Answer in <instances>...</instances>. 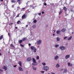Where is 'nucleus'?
Wrapping results in <instances>:
<instances>
[{"mask_svg": "<svg viewBox=\"0 0 74 74\" xmlns=\"http://www.w3.org/2000/svg\"><path fill=\"white\" fill-rule=\"evenodd\" d=\"M42 69L47 71L48 70H49V68L48 66H44L42 67Z\"/></svg>", "mask_w": 74, "mask_h": 74, "instance_id": "nucleus-1", "label": "nucleus"}, {"mask_svg": "<svg viewBox=\"0 0 74 74\" xmlns=\"http://www.w3.org/2000/svg\"><path fill=\"white\" fill-rule=\"evenodd\" d=\"M42 40H39L38 41H37V45H40L41 44Z\"/></svg>", "mask_w": 74, "mask_h": 74, "instance_id": "nucleus-2", "label": "nucleus"}, {"mask_svg": "<svg viewBox=\"0 0 74 74\" xmlns=\"http://www.w3.org/2000/svg\"><path fill=\"white\" fill-rule=\"evenodd\" d=\"M60 49H62V50H64V49H66V47L64 46H61L60 48Z\"/></svg>", "mask_w": 74, "mask_h": 74, "instance_id": "nucleus-3", "label": "nucleus"}, {"mask_svg": "<svg viewBox=\"0 0 74 74\" xmlns=\"http://www.w3.org/2000/svg\"><path fill=\"white\" fill-rule=\"evenodd\" d=\"M18 70H19V71H23V69H22V68L21 67V66H19L18 67Z\"/></svg>", "mask_w": 74, "mask_h": 74, "instance_id": "nucleus-4", "label": "nucleus"}, {"mask_svg": "<svg viewBox=\"0 0 74 74\" xmlns=\"http://www.w3.org/2000/svg\"><path fill=\"white\" fill-rule=\"evenodd\" d=\"M59 58V56H56L54 58V59L56 60H58V59Z\"/></svg>", "mask_w": 74, "mask_h": 74, "instance_id": "nucleus-5", "label": "nucleus"}, {"mask_svg": "<svg viewBox=\"0 0 74 74\" xmlns=\"http://www.w3.org/2000/svg\"><path fill=\"white\" fill-rule=\"evenodd\" d=\"M70 57V55H67L65 56V59H67L68 58Z\"/></svg>", "mask_w": 74, "mask_h": 74, "instance_id": "nucleus-6", "label": "nucleus"}, {"mask_svg": "<svg viewBox=\"0 0 74 74\" xmlns=\"http://www.w3.org/2000/svg\"><path fill=\"white\" fill-rule=\"evenodd\" d=\"M31 60H32V58H31L30 57H29L27 58V62H29V61H30Z\"/></svg>", "mask_w": 74, "mask_h": 74, "instance_id": "nucleus-7", "label": "nucleus"}, {"mask_svg": "<svg viewBox=\"0 0 74 74\" xmlns=\"http://www.w3.org/2000/svg\"><path fill=\"white\" fill-rule=\"evenodd\" d=\"M32 60H33V63H36L37 62H36V60L34 58H32Z\"/></svg>", "mask_w": 74, "mask_h": 74, "instance_id": "nucleus-8", "label": "nucleus"}, {"mask_svg": "<svg viewBox=\"0 0 74 74\" xmlns=\"http://www.w3.org/2000/svg\"><path fill=\"white\" fill-rule=\"evenodd\" d=\"M56 67L57 68H58V67H60V65H59V63H58L57 64L56 66Z\"/></svg>", "mask_w": 74, "mask_h": 74, "instance_id": "nucleus-9", "label": "nucleus"}, {"mask_svg": "<svg viewBox=\"0 0 74 74\" xmlns=\"http://www.w3.org/2000/svg\"><path fill=\"white\" fill-rule=\"evenodd\" d=\"M25 17H26V15L24 14L22 17V19H25Z\"/></svg>", "mask_w": 74, "mask_h": 74, "instance_id": "nucleus-10", "label": "nucleus"}, {"mask_svg": "<svg viewBox=\"0 0 74 74\" xmlns=\"http://www.w3.org/2000/svg\"><path fill=\"white\" fill-rule=\"evenodd\" d=\"M63 9L64 10V11H67V8L65 7H64L63 8Z\"/></svg>", "mask_w": 74, "mask_h": 74, "instance_id": "nucleus-11", "label": "nucleus"}, {"mask_svg": "<svg viewBox=\"0 0 74 74\" xmlns=\"http://www.w3.org/2000/svg\"><path fill=\"white\" fill-rule=\"evenodd\" d=\"M38 64L36 62V63H35L34 62L32 64V65L33 66H36V65H37Z\"/></svg>", "mask_w": 74, "mask_h": 74, "instance_id": "nucleus-12", "label": "nucleus"}, {"mask_svg": "<svg viewBox=\"0 0 74 74\" xmlns=\"http://www.w3.org/2000/svg\"><path fill=\"white\" fill-rule=\"evenodd\" d=\"M68 65L69 66H71V67L72 66V64H71L69 62L68 63Z\"/></svg>", "mask_w": 74, "mask_h": 74, "instance_id": "nucleus-13", "label": "nucleus"}, {"mask_svg": "<svg viewBox=\"0 0 74 74\" xmlns=\"http://www.w3.org/2000/svg\"><path fill=\"white\" fill-rule=\"evenodd\" d=\"M3 68L4 69H5V70H6L7 68V66H4L3 67Z\"/></svg>", "mask_w": 74, "mask_h": 74, "instance_id": "nucleus-14", "label": "nucleus"}, {"mask_svg": "<svg viewBox=\"0 0 74 74\" xmlns=\"http://www.w3.org/2000/svg\"><path fill=\"white\" fill-rule=\"evenodd\" d=\"M66 30V29H63L61 30V32H64Z\"/></svg>", "mask_w": 74, "mask_h": 74, "instance_id": "nucleus-15", "label": "nucleus"}, {"mask_svg": "<svg viewBox=\"0 0 74 74\" xmlns=\"http://www.w3.org/2000/svg\"><path fill=\"white\" fill-rule=\"evenodd\" d=\"M67 69H64V71L63 72V73L64 74L65 73H67Z\"/></svg>", "mask_w": 74, "mask_h": 74, "instance_id": "nucleus-16", "label": "nucleus"}, {"mask_svg": "<svg viewBox=\"0 0 74 74\" xmlns=\"http://www.w3.org/2000/svg\"><path fill=\"white\" fill-rule=\"evenodd\" d=\"M60 32H61V31H60V30L59 31H57L56 32V33H57V34H60Z\"/></svg>", "mask_w": 74, "mask_h": 74, "instance_id": "nucleus-17", "label": "nucleus"}, {"mask_svg": "<svg viewBox=\"0 0 74 74\" xmlns=\"http://www.w3.org/2000/svg\"><path fill=\"white\" fill-rule=\"evenodd\" d=\"M36 51H37V49H36V47H34V52L35 53V52H36Z\"/></svg>", "mask_w": 74, "mask_h": 74, "instance_id": "nucleus-18", "label": "nucleus"}, {"mask_svg": "<svg viewBox=\"0 0 74 74\" xmlns=\"http://www.w3.org/2000/svg\"><path fill=\"white\" fill-rule=\"evenodd\" d=\"M18 64H19L20 66H21V67H22V63L21 62L19 61L18 62Z\"/></svg>", "mask_w": 74, "mask_h": 74, "instance_id": "nucleus-19", "label": "nucleus"}, {"mask_svg": "<svg viewBox=\"0 0 74 74\" xmlns=\"http://www.w3.org/2000/svg\"><path fill=\"white\" fill-rule=\"evenodd\" d=\"M32 67L34 70L36 71V70H37V69H36V67H34V66H32Z\"/></svg>", "mask_w": 74, "mask_h": 74, "instance_id": "nucleus-20", "label": "nucleus"}, {"mask_svg": "<svg viewBox=\"0 0 74 74\" xmlns=\"http://www.w3.org/2000/svg\"><path fill=\"white\" fill-rule=\"evenodd\" d=\"M25 40H26V38L25 37L23 38L22 41H24Z\"/></svg>", "mask_w": 74, "mask_h": 74, "instance_id": "nucleus-21", "label": "nucleus"}, {"mask_svg": "<svg viewBox=\"0 0 74 74\" xmlns=\"http://www.w3.org/2000/svg\"><path fill=\"white\" fill-rule=\"evenodd\" d=\"M57 41H60V38L58 37L57 38Z\"/></svg>", "mask_w": 74, "mask_h": 74, "instance_id": "nucleus-22", "label": "nucleus"}, {"mask_svg": "<svg viewBox=\"0 0 74 74\" xmlns=\"http://www.w3.org/2000/svg\"><path fill=\"white\" fill-rule=\"evenodd\" d=\"M71 38H72V36H71L68 39V40H71Z\"/></svg>", "mask_w": 74, "mask_h": 74, "instance_id": "nucleus-23", "label": "nucleus"}, {"mask_svg": "<svg viewBox=\"0 0 74 74\" xmlns=\"http://www.w3.org/2000/svg\"><path fill=\"white\" fill-rule=\"evenodd\" d=\"M36 27V25H33L32 26V27H33V28H35Z\"/></svg>", "mask_w": 74, "mask_h": 74, "instance_id": "nucleus-24", "label": "nucleus"}, {"mask_svg": "<svg viewBox=\"0 0 74 74\" xmlns=\"http://www.w3.org/2000/svg\"><path fill=\"white\" fill-rule=\"evenodd\" d=\"M3 35H1L0 37V40L3 39Z\"/></svg>", "mask_w": 74, "mask_h": 74, "instance_id": "nucleus-25", "label": "nucleus"}, {"mask_svg": "<svg viewBox=\"0 0 74 74\" xmlns=\"http://www.w3.org/2000/svg\"><path fill=\"white\" fill-rule=\"evenodd\" d=\"M31 49H32V50H33V49H34V47L33 46H32L31 47Z\"/></svg>", "mask_w": 74, "mask_h": 74, "instance_id": "nucleus-26", "label": "nucleus"}, {"mask_svg": "<svg viewBox=\"0 0 74 74\" xmlns=\"http://www.w3.org/2000/svg\"><path fill=\"white\" fill-rule=\"evenodd\" d=\"M19 4H21V0H17Z\"/></svg>", "mask_w": 74, "mask_h": 74, "instance_id": "nucleus-27", "label": "nucleus"}, {"mask_svg": "<svg viewBox=\"0 0 74 74\" xmlns=\"http://www.w3.org/2000/svg\"><path fill=\"white\" fill-rule=\"evenodd\" d=\"M42 64L43 66H45V65H46V64H45V62H42Z\"/></svg>", "mask_w": 74, "mask_h": 74, "instance_id": "nucleus-28", "label": "nucleus"}, {"mask_svg": "<svg viewBox=\"0 0 74 74\" xmlns=\"http://www.w3.org/2000/svg\"><path fill=\"white\" fill-rule=\"evenodd\" d=\"M12 3H15V1L14 0H11Z\"/></svg>", "mask_w": 74, "mask_h": 74, "instance_id": "nucleus-29", "label": "nucleus"}, {"mask_svg": "<svg viewBox=\"0 0 74 74\" xmlns=\"http://www.w3.org/2000/svg\"><path fill=\"white\" fill-rule=\"evenodd\" d=\"M59 45H55V47H56V48H57V47H59Z\"/></svg>", "mask_w": 74, "mask_h": 74, "instance_id": "nucleus-30", "label": "nucleus"}, {"mask_svg": "<svg viewBox=\"0 0 74 74\" xmlns=\"http://www.w3.org/2000/svg\"><path fill=\"white\" fill-rule=\"evenodd\" d=\"M22 40H19V43H20V44H21V43H22Z\"/></svg>", "mask_w": 74, "mask_h": 74, "instance_id": "nucleus-31", "label": "nucleus"}, {"mask_svg": "<svg viewBox=\"0 0 74 74\" xmlns=\"http://www.w3.org/2000/svg\"><path fill=\"white\" fill-rule=\"evenodd\" d=\"M3 70H1L0 69V73H1V72H3Z\"/></svg>", "mask_w": 74, "mask_h": 74, "instance_id": "nucleus-32", "label": "nucleus"}, {"mask_svg": "<svg viewBox=\"0 0 74 74\" xmlns=\"http://www.w3.org/2000/svg\"><path fill=\"white\" fill-rule=\"evenodd\" d=\"M34 23H36L37 22V20H34Z\"/></svg>", "mask_w": 74, "mask_h": 74, "instance_id": "nucleus-33", "label": "nucleus"}, {"mask_svg": "<svg viewBox=\"0 0 74 74\" xmlns=\"http://www.w3.org/2000/svg\"><path fill=\"white\" fill-rule=\"evenodd\" d=\"M38 59H39V56H38L36 57V59H37V60H38Z\"/></svg>", "mask_w": 74, "mask_h": 74, "instance_id": "nucleus-34", "label": "nucleus"}, {"mask_svg": "<svg viewBox=\"0 0 74 74\" xmlns=\"http://www.w3.org/2000/svg\"><path fill=\"white\" fill-rule=\"evenodd\" d=\"M41 73H42V74H44V71H40Z\"/></svg>", "mask_w": 74, "mask_h": 74, "instance_id": "nucleus-35", "label": "nucleus"}, {"mask_svg": "<svg viewBox=\"0 0 74 74\" xmlns=\"http://www.w3.org/2000/svg\"><path fill=\"white\" fill-rule=\"evenodd\" d=\"M66 38H67V36H66V37H64V40H65V39H66Z\"/></svg>", "mask_w": 74, "mask_h": 74, "instance_id": "nucleus-36", "label": "nucleus"}, {"mask_svg": "<svg viewBox=\"0 0 74 74\" xmlns=\"http://www.w3.org/2000/svg\"><path fill=\"white\" fill-rule=\"evenodd\" d=\"M21 22L20 21H18L17 22V24H19V22Z\"/></svg>", "mask_w": 74, "mask_h": 74, "instance_id": "nucleus-37", "label": "nucleus"}, {"mask_svg": "<svg viewBox=\"0 0 74 74\" xmlns=\"http://www.w3.org/2000/svg\"><path fill=\"white\" fill-rule=\"evenodd\" d=\"M62 11H60V12L59 13V15H60V14H61V13H62Z\"/></svg>", "mask_w": 74, "mask_h": 74, "instance_id": "nucleus-38", "label": "nucleus"}, {"mask_svg": "<svg viewBox=\"0 0 74 74\" xmlns=\"http://www.w3.org/2000/svg\"><path fill=\"white\" fill-rule=\"evenodd\" d=\"M11 46L12 47L14 48V46L12 44L11 45Z\"/></svg>", "mask_w": 74, "mask_h": 74, "instance_id": "nucleus-39", "label": "nucleus"}, {"mask_svg": "<svg viewBox=\"0 0 74 74\" xmlns=\"http://www.w3.org/2000/svg\"><path fill=\"white\" fill-rule=\"evenodd\" d=\"M12 24H13V23H9V25H12Z\"/></svg>", "mask_w": 74, "mask_h": 74, "instance_id": "nucleus-40", "label": "nucleus"}, {"mask_svg": "<svg viewBox=\"0 0 74 74\" xmlns=\"http://www.w3.org/2000/svg\"><path fill=\"white\" fill-rule=\"evenodd\" d=\"M39 15H41V13H40L39 14H38Z\"/></svg>", "mask_w": 74, "mask_h": 74, "instance_id": "nucleus-41", "label": "nucleus"}, {"mask_svg": "<svg viewBox=\"0 0 74 74\" xmlns=\"http://www.w3.org/2000/svg\"><path fill=\"white\" fill-rule=\"evenodd\" d=\"M44 5H47V3H44Z\"/></svg>", "mask_w": 74, "mask_h": 74, "instance_id": "nucleus-42", "label": "nucleus"}, {"mask_svg": "<svg viewBox=\"0 0 74 74\" xmlns=\"http://www.w3.org/2000/svg\"><path fill=\"white\" fill-rule=\"evenodd\" d=\"M42 14H44V12H42Z\"/></svg>", "mask_w": 74, "mask_h": 74, "instance_id": "nucleus-43", "label": "nucleus"}, {"mask_svg": "<svg viewBox=\"0 0 74 74\" xmlns=\"http://www.w3.org/2000/svg\"><path fill=\"white\" fill-rule=\"evenodd\" d=\"M15 16V13H14L13 14V16Z\"/></svg>", "mask_w": 74, "mask_h": 74, "instance_id": "nucleus-44", "label": "nucleus"}, {"mask_svg": "<svg viewBox=\"0 0 74 74\" xmlns=\"http://www.w3.org/2000/svg\"><path fill=\"white\" fill-rule=\"evenodd\" d=\"M21 47H23V45L21 44Z\"/></svg>", "mask_w": 74, "mask_h": 74, "instance_id": "nucleus-45", "label": "nucleus"}, {"mask_svg": "<svg viewBox=\"0 0 74 74\" xmlns=\"http://www.w3.org/2000/svg\"><path fill=\"white\" fill-rule=\"evenodd\" d=\"M71 12H73V10L72 9H71Z\"/></svg>", "mask_w": 74, "mask_h": 74, "instance_id": "nucleus-46", "label": "nucleus"}, {"mask_svg": "<svg viewBox=\"0 0 74 74\" xmlns=\"http://www.w3.org/2000/svg\"><path fill=\"white\" fill-rule=\"evenodd\" d=\"M28 45H29V46H30V45H31V44L30 43H29Z\"/></svg>", "mask_w": 74, "mask_h": 74, "instance_id": "nucleus-47", "label": "nucleus"}, {"mask_svg": "<svg viewBox=\"0 0 74 74\" xmlns=\"http://www.w3.org/2000/svg\"><path fill=\"white\" fill-rule=\"evenodd\" d=\"M16 67V65L14 66V67Z\"/></svg>", "mask_w": 74, "mask_h": 74, "instance_id": "nucleus-48", "label": "nucleus"}, {"mask_svg": "<svg viewBox=\"0 0 74 74\" xmlns=\"http://www.w3.org/2000/svg\"><path fill=\"white\" fill-rule=\"evenodd\" d=\"M55 34H53V36H55Z\"/></svg>", "mask_w": 74, "mask_h": 74, "instance_id": "nucleus-49", "label": "nucleus"}, {"mask_svg": "<svg viewBox=\"0 0 74 74\" xmlns=\"http://www.w3.org/2000/svg\"><path fill=\"white\" fill-rule=\"evenodd\" d=\"M24 9H25V8H22V10H24Z\"/></svg>", "mask_w": 74, "mask_h": 74, "instance_id": "nucleus-50", "label": "nucleus"}, {"mask_svg": "<svg viewBox=\"0 0 74 74\" xmlns=\"http://www.w3.org/2000/svg\"><path fill=\"white\" fill-rule=\"evenodd\" d=\"M17 17H19V15L18 14L17 16Z\"/></svg>", "mask_w": 74, "mask_h": 74, "instance_id": "nucleus-51", "label": "nucleus"}, {"mask_svg": "<svg viewBox=\"0 0 74 74\" xmlns=\"http://www.w3.org/2000/svg\"><path fill=\"white\" fill-rule=\"evenodd\" d=\"M56 30H55V29H54V30H53V31L54 32H55V31H56Z\"/></svg>", "mask_w": 74, "mask_h": 74, "instance_id": "nucleus-52", "label": "nucleus"}, {"mask_svg": "<svg viewBox=\"0 0 74 74\" xmlns=\"http://www.w3.org/2000/svg\"><path fill=\"white\" fill-rule=\"evenodd\" d=\"M15 29H18V27H15Z\"/></svg>", "mask_w": 74, "mask_h": 74, "instance_id": "nucleus-53", "label": "nucleus"}, {"mask_svg": "<svg viewBox=\"0 0 74 74\" xmlns=\"http://www.w3.org/2000/svg\"><path fill=\"white\" fill-rule=\"evenodd\" d=\"M26 27H28V25H27L26 26Z\"/></svg>", "mask_w": 74, "mask_h": 74, "instance_id": "nucleus-54", "label": "nucleus"}, {"mask_svg": "<svg viewBox=\"0 0 74 74\" xmlns=\"http://www.w3.org/2000/svg\"><path fill=\"white\" fill-rule=\"evenodd\" d=\"M14 5H12V7H14Z\"/></svg>", "mask_w": 74, "mask_h": 74, "instance_id": "nucleus-55", "label": "nucleus"}, {"mask_svg": "<svg viewBox=\"0 0 74 74\" xmlns=\"http://www.w3.org/2000/svg\"><path fill=\"white\" fill-rule=\"evenodd\" d=\"M28 73L27 71H26V73L27 74Z\"/></svg>", "mask_w": 74, "mask_h": 74, "instance_id": "nucleus-56", "label": "nucleus"}, {"mask_svg": "<svg viewBox=\"0 0 74 74\" xmlns=\"http://www.w3.org/2000/svg\"><path fill=\"white\" fill-rule=\"evenodd\" d=\"M18 8H20V7H18Z\"/></svg>", "mask_w": 74, "mask_h": 74, "instance_id": "nucleus-57", "label": "nucleus"}, {"mask_svg": "<svg viewBox=\"0 0 74 74\" xmlns=\"http://www.w3.org/2000/svg\"><path fill=\"white\" fill-rule=\"evenodd\" d=\"M39 62H41V60H39Z\"/></svg>", "mask_w": 74, "mask_h": 74, "instance_id": "nucleus-58", "label": "nucleus"}, {"mask_svg": "<svg viewBox=\"0 0 74 74\" xmlns=\"http://www.w3.org/2000/svg\"><path fill=\"white\" fill-rule=\"evenodd\" d=\"M1 1H3V0H0Z\"/></svg>", "mask_w": 74, "mask_h": 74, "instance_id": "nucleus-59", "label": "nucleus"}, {"mask_svg": "<svg viewBox=\"0 0 74 74\" xmlns=\"http://www.w3.org/2000/svg\"><path fill=\"white\" fill-rule=\"evenodd\" d=\"M73 33H74V32H73L72 33V34H73Z\"/></svg>", "mask_w": 74, "mask_h": 74, "instance_id": "nucleus-60", "label": "nucleus"}, {"mask_svg": "<svg viewBox=\"0 0 74 74\" xmlns=\"http://www.w3.org/2000/svg\"><path fill=\"white\" fill-rule=\"evenodd\" d=\"M1 55V54L0 53V55Z\"/></svg>", "mask_w": 74, "mask_h": 74, "instance_id": "nucleus-61", "label": "nucleus"}, {"mask_svg": "<svg viewBox=\"0 0 74 74\" xmlns=\"http://www.w3.org/2000/svg\"><path fill=\"white\" fill-rule=\"evenodd\" d=\"M52 4H53V5H54V4L53 3H52Z\"/></svg>", "mask_w": 74, "mask_h": 74, "instance_id": "nucleus-62", "label": "nucleus"}, {"mask_svg": "<svg viewBox=\"0 0 74 74\" xmlns=\"http://www.w3.org/2000/svg\"><path fill=\"white\" fill-rule=\"evenodd\" d=\"M10 35V34L8 33V35Z\"/></svg>", "mask_w": 74, "mask_h": 74, "instance_id": "nucleus-63", "label": "nucleus"}, {"mask_svg": "<svg viewBox=\"0 0 74 74\" xmlns=\"http://www.w3.org/2000/svg\"><path fill=\"white\" fill-rule=\"evenodd\" d=\"M38 47H39V46H38Z\"/></svg>", "mask_w": 74, "mask_h": 74, "instance_id": "nucleus-64", "label": "nucleus"}]
</instances>
